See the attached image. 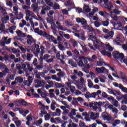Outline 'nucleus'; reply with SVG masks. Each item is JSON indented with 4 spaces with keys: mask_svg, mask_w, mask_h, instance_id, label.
I'll list each match as a JSON object with an SVG mask.
<instances>
[{
    "mask_svg": "<svg viewBox=\"0 0 127 127\" xmlns=\"http://www.w3.org/2000/svg\"><path fill=\"white\" fill-rule=\"evenodd\" d=\"M93 44L94 47L96 49H98L100 51L103 50V49H106V50H109V51H113V50H114V49L111 46L109 43H106L105 45L101 41L98 42L96 41L93 42Z\"/></svg>",
    "mask_w": 127,
    "mask_h": 127,
    "instance_id": "f257e3e1",
    "label": "nucleus"
},
{
    "mask_svg": "<svg viewBox=\"0 0 127 127\" xmlns=\"http://www.w3.org/2000/svg\"><path fill=\"white\" fill-rule=\"evenodd\" d=\"M25 14H26V20L27 21H28V20L29 19V17L31 16L34 19H36V20H38V21H40V22H43V19L41 16H40V15H39L38 13H37V17L36 16H34V13L32 12V11L26 9L25 10Z\"/></svg>",
    "mask_w": 127,
    "mask_h": 127,
    "instance_id": "f03ea898",
    "label": "nucleus"
},
{
    "mask_svg": "<svg viewBox=\"0 0 127 127\" xmlns=\"http://www.w3.org/2000/svg\"><path fill=\"white\" fill-rule=\"evenodd\" d=\"M113 57L116 59H118L121 62H124L125 64H127V58L125 57L124 54L120 53L119 52H114L113 53Z\"/></svg>",
    "mask_w": 127,
    "mask_h": 127,
    "instance_id": "7ed1b4c3",
    "label": "nucleus"
},
{
    "mask_svg": "<svg viewBox=\"0 0 127 127\" xmlns=\"http://www.w3.org/2000/svg\"><path fill=\"white\" fill-rule=\"evenodd\" d=\"M72 81H66L65 84L67 87L65 88V90L67 91H70L72 94H75V91H76V87L72 85V83H71Z\"/></svg>",
    "mask_w": 127,
    "mask_h": 127,
    "instance_id": "20e7f679",
    "label": "nucleus"
},
{
    "mask_svg": "<svg viewBox=\"0 0 127 127\" xmlns=\"http://www.w3.org/2000/svg\"><path fill=\"white\" fill-rule=\"evenodd\" d=\"M102 117L104 121H107V122H110V121L113 119L112 115L107 112L103 113L102 114Z\"/></svg>",
    "mask_w": 127,
    "mask_h": 127,
    "instance_id": "39448f33",
    "label": "nucleus"
},
{
    "mask_svg": "<svg viewBox=\"0 0 127 127\" xmlns=\"http://www.w3.org/2000/svg\"><path fill=\"white\" fill-rule=\"evenodd\" d=\"M14 104L17 106V107H19L20 106H28V103L23 99L16 100L14 102Z\"/></svg>",
    "mask_w": 127,
    "mask_h": 127,
    "instance_id": "423d86ee",
    "label": "nucleus"
},
{
    "mask_svg": "<svg viewBox=\"0 0 127 127\" xmlns=\"http://www.w3.org/2000/svg\"><path fill=\"white\" fill-rule=\"evenodd\" d=\"M23 17V14L22 13H20L19 14L17 15V16L16 17H12L10 19V21L13 24H16V22H15V20L17 19H21Z\"/></svg>",
    "mask_w": 127,
    "mask_h": 127,
    "instance_id": "0eeeda50",
    "label": "nucleus"
},
{
    "mask_svg": "<svg viewBox=\"0 0 127 127\" xmlns=\"http://www.w3.org/2000/svg\"><path fill=\"white\" fill-rule=\"evenodd\" d=\"M90 117L91 120L95 121L100 118V114L98 113H94L93 112L90 111L89 112Z\"/></svg>",
    "mask_w": 127,
    "mask_h": 127,
    "instance_id": "6e6552de",
    "label": "nucleus"
},
{
    "mask_svg": "<svg viewBox=\"0 0 127 127\" xmlns=\"http://www.w3.org/2000/svg\"><path fill=\"white\" fill-rule=\"evenodd\" d=\"M76 21L78 23H81L82 25H83V26H85V25L87 24V20L84 18L77 17L76 18Z\"/></svg>",
    "mask_w": 127,
    "mask_h": 127,
    "instance_id": "1a4fd4ad",
    "label": "nucleus"
},
{
    "mask_svg": "<svg viewBox=\"0 0 127 127\" xmlns=\"http://www.w3.org/2000/svg\"><path fill=\"white\" fill-rule=\"evenodd\" d=\"M83 28L84 29H86L87 30L89 31L88 34H92L93 35L94 33H95V30H94L93 27H92L91 26L86 25L83 26Z\"/></svg>",
    "mask_w": 127,
    "mask_h": 127,
    "instance_id": "9d476101",
    "label": "nucleus"
},
{
    "mask_svg": "<svg viewBox=\"0 0 127 127\" xmlns=\"http://www.w3.org/2000/svg\"><path fill=\"white\" fill-rule=\"evenodd\" d=\"M51 25V28L52 29L54 35H55V36H57V33H58V31H57V30L56 29V24H55V23L54 22H52Z\"/></svg>",
    "mask_w": 127,
    "mask_h": 127,
    "instance_id": "9b49d317",
    "label": "nucleus"
},
{
    "mask_svg": "<svg viewBox=\"0 0 127 127\" xmlns=\"http://www.w3.org/2000/svg\"><path fill=\"white\" fill-rule=\"evenodd\" d=\"M43 37H45V38H46V39H48V40H49V41H50V42H52V41L54 40V36L50 35L47 34V33L46 32L44 33Z\"/></svg>",
    "mask_w": 127,
    "mask_h": 127,
    "instance_id": "f8f14e48",
    "label": "nucleus"
},
{
    "mask_svg": "<svg viewBox=\"0 0 127 127\" xmlns=\"http://www.w3.org/2000/svg\"><path fill=\"white\" fill-rule=\"evenodd\" d=\"M33 79L31 77H29L27 80L24 81L23 83L25 85H26L27 87H30L31 84L32 83V81Z\"/></svg>",
    "mask_w": 127,
    "mask_h": 127,
    "instance_id": "ddd939ff",
    "label": "nucleus"
},
{
    "mask_svg": "<svg viewBox=\"0 0 127 127\" xmlns=\"http://www.w3.org/2000/svg\"><path fill=\"white\" fill-rule=\"evenodd\" d=\"M12 121L14 122L17 127H20L21 126V121L18 120L17 117H14L12 119Z\"/></svg>",
    "mask_w": 127,
    "mask_h": 127,
    "instance_id": "4468645a",
    "label": "nucleus"
},
{
    "mask_svg": "<svg viewBox=\"0 0 127 127\" xmlns=\"http://www.w3.org/2000/svg\"><path fill=\"white\" fill-rule=\"evenodd\" d=\"M78 89L79 90H80V91H82L83 93H85V92H87V86L85 84H82L81 85H77Z\"/></svg>",
    "mask_w": 127,
    "mask_h": 127,
    "instance_id": "2eb2a0df",
    "label": "nucleus"
},
{
    "mask_svg": "<svg viewBox=\"0 0 127 127\" xmlns=\"http://www.w3.org/2000/svg\"><path fill=\"white\" fill-rule=\"evenodd\" d=\"M34 48V52H35V55L37 57H38V54L40 53V49H39V45H35Z\"/></svg>",
    "mask_w": 127,
    "mask_h": 127,
    "instance_id": "dca6fc26",
    "label": "nucleus"
},
{
    "mask_svg": "<svg viewBox=\"0 0 127 127\" xmlns=\"http://www.w3.org/2000/svg\"><path fill=\"white\" fill-rule=\"evenodd\" d=\"M7 38H8V37L3 36L1 38V41L5 42L6 44H9L11 42V38H9L8 39Z\"/></svg>",
    "mask_w": 127,
    "mask_h": 127,
    "instance_id": "f3484780",
    "label": "nucleus"
},
{
    "mask_svg": "<svg viewBox=\"0 0 127 127\" xmlns=\"http://www.w3.org/2000/svg\"><path fill=\"white\" fill-rule=\"evenodd\" d=\"M113 84L114 85V86H115V87H116L117 88H119V89H120V90H122V91L123 92L124 88H126V87H125L124 85H123V84H119V83H118L117 82H113Z\"/></svg>",
    "mask_w": 127,
    "mask_h": 127,
    "instance_id": "a211bd4d",
    "label": "nucleus"
},
{
    "mask_svg": "<svg viewBox=\"0 0 127 127\" xmlns=\"http://www.w3.org/2000/svg\"><path fill=\"white\" fill-rule=\"evenodd\" d=\"M56 24L57 25V28L59 30H63V31H66V29H64L63 26L61 25V23H60L58 21H56Z\"/></svg>",
    "mask_w": 127,
    "mask_h": 127,
    "instance_id": "6ab92c4d",
    "label": "nucleus"
},
{
    "mask_svg": "<svg viewBox=\"0 0 127 127\" xmlns=\"http://www.w3.org/2000/svg\"><path fill=\"white\" fill-rule=\"evenodd\" d=\"M46 84V82L44 80H41L37 84L35 85L36 88H39L40 87H44V85Z\"/></svg>",
    "mask_w": 127,
    "mask_h": 127,
    "instance_id": "aec40b11",
    "label": "nucleus"
},
{
    "mask_svg": "<svg viewBox=\"0 0 127 127\" xmlns=\"http://www.w3.org/2000/svg\"><path fill=\"white\" fill-rule=\"evenodd\" d=\"M26 36L27 38V43H28V44L30 45L33 41V38H32V36L29 35H26Z\"/></svg>",
    "mask_w": 127,
    "mask_h": 127,
    "instance_id": "412c9836",
    "label": "nucleus"
},
{
    "mask_svg": "<svg viewBox=\"0 0 127 127\" xmlns=\"http://www.w3.org/2000/svg\"><path fill=\"white\" fill-rule=\"evenodd\" d=\"M83 11L88 13V12H90L91 11V8L89 6V5L84 4L83 6Z\"/></svg>",
    "mask_w": 127,
    "mask_h": 127,
    "instance_id": "4be33fe9",
    "label": "nucleus"
},
{
    "mask_svg": "<svg viewBox=\"0 0 127 127\" xmlns=\"http://www.w3.org/2000/svg\"><path fill=\"white\" fill-rule=\"evenodd\" d=\"M34 32L35 33H37L39 34V35H43L44 36V33H45V32H43L39 29V28H37L34 29Z\"/></svg>",
    "mask_w": 127,
    "mask_h": 127,
    "instance_id": "5701e85b",
    "label": "nucleus"
},
{
    "mask_svg": "<svg viewBox=\"0 0 127 127\" xmlns=\"http://www.w3.org/2000/svg\"><path fill=\"white\" fill-rule=\"evenodd\" d=\"M105 70V67H96L95 68V71L98 74H100L101 73H104V70Z\"/></svg>",
    "mask_w": 127,
    "mask_h": 127,
    "instance_id": "b1692460",
    "label": "nucleus"
},
{
    "mask_svg": "<svg viewBox=\"0 0 127 127\" xmlns=\"http://www.w3.org/2000/svg\"><path fill=\"white\" fill-rule=\"evenodd\" d=\"M15 81L11 82V85H15L16 83H22V79L20 77L15 78Z\"/></svg>",
    "mask_w": 127,
    "mask_h": 127,
    "instance_id": "393cba45",
    "label": "nucleus"
},
{
    "mask_svg": "<svg viewBox=\"0 0 127 127\" xmlns=\"http://www.w3.org/2000/svg\"><path fill=\"white\" fill-rule=\"evenodd\" d=\"M38 106H39L40 108L41 109H46V110H49V106H45V105H44L43 104H42V102H39L38 103Z\"/></svg>",
    "mask_w": 127,
    "mask_h": 127,
    "instance_id": "a878e982",
    "label": "nucleus"
},
{
    "mask_svg": "<svg viewBox=\"0 0 127 127\" xmlns=\"http://www.w3.org/2000/svg\"><path fill=\"white\" fill-rule=\"evenodd\" d=\"M76 112H77V110L75 109H72L71 111V113H69L68 114V117L70 118L71 117H74V116H76Z\"/></svg>",
    "mask_w": 127,
    "mask_h": 127,
    "instance_id": "bb28decb",
    "label": "nucleus"
},
{
    "mask_svg": "<svg viewBox=\"0 0 127 127\" xmlns=\"http://www.w3.org/2000/svg\"><path fill=\"white\" fill-rule=\"evenodd\" d=\"M121 124V120H115L112 123V127H116L118 125Z\"/></svg>",
    "mask_w": 127,
    "mask_h": 127,
    "instance_id": "cd10ccee",
    "label": "nucleus"
},
{
    "mask_svg": "<svg viewBox=\"0 0 127 127\" xmlns=\"http://www.w3.org/2000/svg\"><path fill=\"white\" fill-rule=\"evenodd\" d=\"M110 16H111V18H112V19H114V20H115V21H118V15H115L114 14V12H113V11H110Z\"/></svg>",
    "mask_w": 127,
    "mask_h": 127,
    "instance_id": "c85d7f7f",
    "label": "nucleus"
},
{
    "mask_svg": "<svg viewBox=\"0 0 127 127\" xmlns=\"http://www.w3.org/2000/svg\"><path fill=\"white\" fill-rule=\"evenodd\" d=\"M104 7L109 9V10H112V8H113L114 6L113 5V4H112V3H109L108 4L105 3Z\"/></svg>",
    "mask_w": 127,
    "mask_h": 127,
    "instance_id": "c756f323",
    "label": "nucleus"
},
{
    "mask_svg": "<svg viewBox=\"0 0 127 127\" xmlns=\"http://www.w3.org/2000/svg\"><path fill=\"white\" fill-rule=\"evenodd\" d=\"M100 52L102 55H106L108 57H112V54L111 53H108L106 50L100 51Z\"/></svg>",
    "mask_w": 127,
    "mask_h": 127,
    "instance_id": "7c9ffc66",
    "label": "nucleus"
},
{
    "mask_svg": "<svg viewBox=\"0 0 127 127\" xmlns=\"http://www.w3.org/2000/svg\"><path fill=\"white\" fill-rule=\"evenodd\" d=\"M16 33L17 34V35H18V36H24V37H26V34L24 33L23 32H22V31L19 30H17Z\"/></svg>",
    "mask_w": 127,
    "mask_h": 127,
    "instance_id": "2f4dec72",
    "label": "nucleus"
},
{
    "mask_svg": "<svg viewBox=\"0 0 127 127\" xmlns=\"http://www.w3.org/2000/svg\"><path fill=\"white\" fill-rule=\"evenodd\" d=\"M8 20H9V16L7 15L5 16L1 19L2 23H6Z\"/></svg>",
    "mask_w": 127,
    "mask_h": 127,
    "instance_id": "473e14b6",
    "label": "nucleus"
},
{
    "mask_svg": "<svg viewBox=\"0 0 127 127\" xmlns=\"http://www.w3.org/2000/svg\"><path fill=\"white\" fill-rule=\"evenodd\" d=\"M112 113H113V114H115V119H117L118 116H116V115H117V114H119V110H118V109L117 108H114L112 110Z\"/></svg>",
    "mask_w": 127,
    "mask_h": 127,
    "instance_id": "72a5a7b5",
    "label": "nucleus"
},
{
    "mask_svg": "<svg viewBox=\"0 0 127 127\" xmlns=\"http://www.w3.org/2000/svg\"><path fill=\"white\" fill-rule=\"evenodd\" d=\"M120 75H121V79L123 80V81L124 83H127V77L125 75V74L121 72L120 73Z\"/></svg>",
    "mask_w": 127,
    "mask_h": 127,
    "instance_id": "f704fd0d",
    "label": "nucleus"
},
{
    "mask_svg": "<svg viewBox=\"0 0 127 127\" xmlns=\"http://www.w3.org/2000/svg\"><path fill=\"white\" fill-rule=\"evenodd\" d=\"M68 64H69V65L71 66H72V67H76V66H77V64L76 62H74L72 59L68 60Z\"/></svg>",
    "mask_w": 127,
    "mask_h": 127,
    "instance_id": "c9c22d12",
    "label": "nucleus"
},
{
    "mask_svg": "<svg viewBox=\"0 0 127 127\" xmlns=\"http://www.w3.org/2000/svg\"><path fill=\"white\" fill-rule=\"evenodd\" d=\"M40 49L41 51L40 52V59H42V56H43V54L45 53V51H44L45 48H44V47H43V46H41Z\"/></svg>",
    "mask_w": 127,
    "mask_h": 127,
    "instance_id": "e433bc0d",
    "label": "nucleus"
},
{
    "mask_svg": "<svg viewBox=\"0 0 127 127\" xmlns=\"http://www.w3.org/2000/svg\"><path fill=\"white\" fill-rule=\"evenodd\" d=\"M120 39H121V37L120 36L117 37L116 38V40H114L113 43L115 45H122V44H121L120 43V42H118V41H120Z\"/></svg>",
    "mask_w": 127,
    "mask_h": 127,
    "instance_id": "4c0bfd02",
    "label": "nucleus"
},
{
    "mask_svg": "<svg viewBox=\"0 0 127 127\" xmlns=\"http://www.w3.org/2000/svg\"><path fill=\"white\" fill-rule=\"evenodd\" d=\"M87 85L89 88H93L94 86V83H93V81L90 79L87 80Z\"/></svg>",
    "mask_w": 127,
    "mask_h": 127,
    "instance_id": "58836bf2",
    "label": "nucleus"
},
{
    "mask_svg": "<svg viewBox=\"0 0 127 127\" xmlns=\"http://www.w3.org/2000/svg\"><path fill=\"white\" fill-rule=\"evenodd\" d=\"M13 13L16 16L18 15V8L17 6H13Z\"/></svg>",
    "mask_w": 127,
    "mask_h": 127,
    "instance_id": "ea45409f",
    "label": "nucleus"
},
{
    "mask_svg": "<svg viewBox=\"0 0 127 127\" xmlns=\"http://www.w3.org/2000/svg\"><path fill=\"white\" fill-rule=\"evenodd\" d=\"M78 59L79 60H82V61H83L84 64H87V63H88V60L87 59V58H86V57H85L84 56L79 57L78 58Z\"/></svg>",
    "mask_w": 127,
    "mask_h": 127,
    "instance_id": "a19ab883",
    "label": "nucleus"
},
{
    "mask_svg": "<svg viewBox=\"0 0 127 127\" xmlns=\"http://www.w3.org/2000/svg\"><path fill=\"white\" fill-rule=\"evenodd\" d=\"M16 67L17 70H19L18 71L19 74H22L23 73V71H21V65L20 64H16Z\"/></svg>",
    "mask_w": 127,
    "mask_h": 127,
    "instance_id": "79ce46f5",
    "label": "nucleus"
},
{
    "mask_svg": "<svg viewBox=\"0 0 127 127\" xmlns=\"http://www.w3.org/2000/svg\"><path fill=\"white\" fill-rule=\"evenodd\" d=\"M80 44L82 48V50L84 52H87L88 51V49H87V47H86V45L84 44V43H80Z\"/></svg>",
    "mask_w": 127,
    "mask_h": 127,
    "instance_id": "37998d69",
    "label": "nucleus"
},
{
    "mask_svg": "<svg viewBox=\"0 0 127 127\" xmlns=\"http://www.w3.org/2000/svg\"><path fill=\"white\" fill-rule=\"evenodd\" d=\"M114 96H122V93L120 91L117 90H114L113 92Z\"/></svg>",
    "mask_w": 127,
    "mask_h": 127,
    "instance_id": "c03bdc74",
    "label": "nucleus"
},
{
    "mask_svg": "<svg viewBox=\"0 0 127 127\" xmlns=\"http://www.w3.org/2000/svg\"><path fill=\"white\" fill-rule=\"evenodd\" d=\"M41 110V113H40V116L41 118L43 117V115H46L47 114V112L45 111V109L43 108H40Z\"/></svg>",
    "mask_w": 127,
    "mask_h": 127,
    "instance_id": "a18cd8bd",
    "label": "nucleus"
},
{
    "mask_svg": "<svg viewBox=\"0 0 127 127\" xmlns=\"http://www.w3.org/2000/svg\"><path fill=\"white\" fill-rule=\"evenodd\" d=\"M105 108H106V109H109V110L112 111L114 108V105L112 104H105Z\"/></svg>",
    "mask_w": 127,
    "mask_h": 127,
    "instance_id": "49530a36",
    "label": "nucleus"
},
{
    "mask_svg": "<svg viewBox=\"0 0 127 127\" xmlns=\"http://www.w3.org/2000/svg\"><path fill=\"white\" fill-rule=\"evenodd\" d=\"M89 107L91 108V109L94 110V111H97V110H98V106L94 105L93 103H90Z\"/></svg>",
    "mask_w": 127,
    "mask_h": 127,
    "instance_id": "de8ad7c7",
    "label": "nucleus"
},
{
    "mask_svg": "<svg viewBox=\"0 0 127 127\" xmlns=\"http://www.w3.org/2000/svg\"><path fill=\"white\" fill-rule=\"evenodd\" d=\"M8 29H9V32H10V33H12V34H13L14 33L13 31L16 29V27L15 26H11V27H9Z\"/></svg>",
    "mask_w": 127,
    "mask_h": 127,
    "instance_id": "09e8293b",
    "label": "nucleus"
},
{
    "mask_svg": "<svg viewBox=\"0 0 127 127\" xmlns=\"http://www.w3.org/2000/svg\"><path fill=\"white\" fill-rule=\"evenodd\" d=\"M99 14L101 15V16H103V17H105V15L109 14L108 12H106V11H100L98 12Z\"/></svg>",
    "mask_w": 127,
    "mask_h": 127,
    "instance_id": "8fccbe9b",
    "label": "nucleus"
},
{
    "mask_svg": "<svg viewBox=\"0 0 127 127\" xmlns=\"http://www.w3.org/2000/svg\"><path fill=\"white\" fill-rule=\"evenodd\" d=\"M69 42H71L72 45L74 46V47H75V46H77V45H78V43L77 42V41H76V40L74 39H70Z\"/></svg>",
    "mask_w": 127,
    "mask_h": 127,
    "instance_id": "3c124183",
    "label": "nucleus"
},
{
    "mask_svg": "<svg viewBox=\"0 0 127 127\" xmlns=\"http://www.w3.org/2000/svg\"><path fill=\"white\" fill-rule=\"evenodd\" d=\"M33 57V55L32 54H27V60L28 61H31V59Z\"/></svg>",
    "mask_w": 127,
    "mask_h": 127,
    "instance_id": "603ef678",
    "label": "nucleus"
},
{
    "mask_svg": "<svg viewBox=\"0 0 127 127\" xmlns=\"http://www.w3.org/2000/svg\"><path fill=\"white\" fill-rule=\"evenodd\" d=\"M26 64L29 72H32V71H33V68L32 67L30 66V64L29 63H26Z\"/></svg>",
    "mask_w": 127,
    "mask_h": 127,
    "instance_id": "864d4df0",
    "label": "nucleus"
},
{
    "mask_svg": "<svg viewBox=\"0 0 127 127\" xmlns=\"http://www.w3.org/2000/svg\"><path fill=\"white\" fill-rule=\"evenodd\" d=\"M5 3L7 6H9V7H12V1L7 0L6 1Z\"/></svg>",
    "mask_w": 127,
    "mask_h": 127,
    "instance_id": "5fc2aeb1",
    "label": "nucleus"
},
{
    "mask_svg": "<svg viewBox=\"0 0 127 127\" xmlns=\"http://www.w3.org/2000/svg\"><path fill=\"white\" fill-rule=\"evenodd\" d=\"M109 19H107L106 21H102V25L104 26H108L109 23Z\"/></svg>",
    "mask_w": 127,
    "mask_h": 127,
    "instance_id": "6e6d98bb",
    "label": "nucleus"
},
{
    "mask_svg": "<svg viewBox=\"0 0 127 127\" xmlns=\"http://www.w3.org/2000/svg\"><path fill=\"white\" fill-rule=\"evenodd\" d=\"M68 1H67V3L66 4V3H65V4L66 6H69V5H71V6H72L73 8L75 7V4H73V3L70 2V0H68Z\"/></svg>",
    "mask_w": 127,
    "mask_h": 127,
    "instance_id": "4d7b16f0",
    "label": "nucleus"
},
{
    "mask_svg": "<svg viewBox=\"0 0 127 127\" xmlns=\"http://www.w3.org/2000/svg\"><path fill=\"white\" fill-rule=\"evenodd\" d=\"M33 17H29L28 20L29 21L30 23L31 24L32 28H34V22H33Z\"/></svg>",
    "mask_w": 127,
    "mask_h": 127,
    "instance_id": "13d9d810",
    "label": "nucleus"
},
{
    "mask_svg": "<svg viewBox=\"0 0 127 127\" xmlns=\"http://www.w3.org/2000/svg\"><path fill=\"white\" fill-rule=\"evenodd\" d=\"M96 122L98 125H101L103 127H108V126L107 125L102 123V122L100 121L99 120H96Z\"/></svg>",
    "mask_w": 127,
    "mask_h": 127,
    "instance_id": "bf43d9fd",
    "label": "nucleus"
},
{
    "mask_svg": "<svg viewBox=\"0 0 127 127\" xmlns=\"http://www.w3.org/2000/svg\"><path fill=\"white\" fill-rule=\"evenodd\" d=\"M55 86L57 88H64V85L58 82L55 83Z\"/></svg>",
    "mask_w": 127,
    "mask_h": 127,
    "instance_id": "052dcab7",
    "label": "nucleus"
},
{
    "mask_svg": "<svg viewBox=\"0 0 127 127\" xmlns=\"http://www.w3.org/2000/svg\"><path fill=\"white\" fill-rule=\"evenodd\" d=\"M58 48L60 49V50H62V51H65V47L62 45V44H59Z\"/></svg>",
    "mask_w": 127,
    "mask_h": 127,
    "instance_id": "680f3d73",
    "label": "nucleus"
},
{
    "mask_svg": "<svg viewBox=\"0 0 127 127\" xmlns=\"http://www.w3.org/2000/svg\"><path fill=\"white\" fill-rule=\"evenodd\" d=\"M72 29L73 30H76V31H80V27L78 25H75L72 27Z\"/></svg>",
    "mask_w": 127,
    "mask_h": 127,
    "instance_id": "e2e57ef3",
    "label": "nucleus"
},
{
    "mask_svg": "<svg viewBox=\"0 0 127 127\" xmlns=\"http://www.w3.org/2000/svg\"><path fill=\"white\" fill-rule=\"evenodd\" d=\"M122 13V11L119 10L117 9H114L113 10V13H115V14H117L118 15H120Z\"/></svg>",
    "mask_w": 127,
    "mask_h": 127,
    "instance_id": "0e129e2a",
    "label": "nucleus"
},
{
    "mask_svg": "<svg viewBox=\"0 0 127 127\" xmlns=\"http://www.w3.org/2000/svg\"><path fill=\"white\" fill-rule=\"evenodd\" d=\"M45 1L50 6H53L54 5V4L52 2H51L50 0H45Z\"/></svg>",
    "mask_w": 127,
    "mask_h": 127,
    "instance_id": "69168bd1",
    "label": "nucleus"
},
{
    "mask_svg": "<svg viewBox=\"0 0 127 127\" xmlns=\"http://www.w3.org/2000/svg\"><path fill=\"white\" fill-rule=\"evenodd\" d=\"M5 29V26L4 25V24H1L0 25V30L1 31H4V30Z\"/></svg>",
    "mask_w": 127,
    "mask_h": 127,
    "instance_id": "338daca9",
    "label": "nucleus"
},
{
    "mask_svg": "<svg viewBox=\"0 0 127 127\" xmlns=\"http://www.w3.org/2000/svg\"><path fill=\"white\" fill-rule=\"evenodd\" d=\"M94 26L95 27H99V26H101V22L96 21L94 22Z\"/></svg>",
    "mask_w": 127,
    "mask_h": 127,
    "instance_id": "774afa93",
    "label": "nucleus"
}]
</instances>
